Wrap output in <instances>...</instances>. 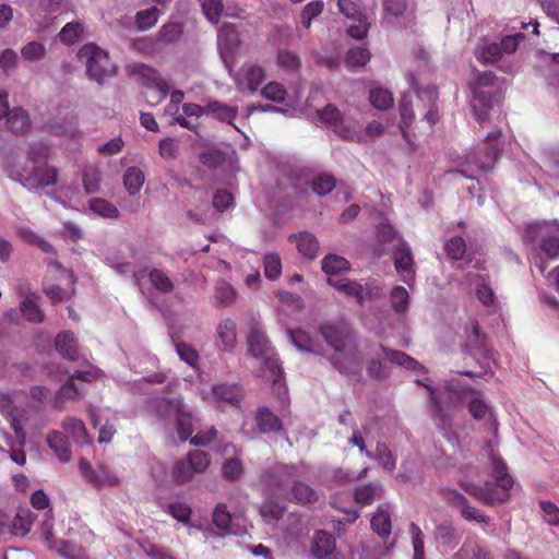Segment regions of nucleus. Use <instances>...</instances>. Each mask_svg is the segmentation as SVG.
Instances as JSON below:
<instances>
[{
    "label": "nucleus",
    "mask_w": 559,
    "mask_h": 559,
    "mask_svg": "<svg viewBox=\"0 0 559 559\" xmlns=\"http://www.w3.org/2000/svg\"><path fill=\"white\" fill-rule=\"evenodd\" d=\"M325 342L334 349L331 362L346 376H357L361 371L364 356L358 349L355 335L345 323L325 324L321 326Z\"/></svg>",
    "instance_id": "f257e3e1"
},
{
    "label": "nucleus",
    "mask_w": 559,
    "mask_h": 559,
    "mask_svg": "<svg viewBox=\"0 0 559 559\" xmlns=\"http://www.w3.org/2000/svg\"><path fill=\"white\" fill-rule=\"evenodd\" d=\"M152 407L165 420L175 418L177 432L182 441L189 440L192 445H207L216 438L217 430L214 427L210 428L206 432H198L194 437H191L195 419L180 397L171 400L157 399L153 402Z\"/></svg>",
    "instance_id": "f03ea898"
},
{
    "label": "nucleus",
    "mask_w": 559,
    "mask_h": 559,
    "mask_svg": "<svg viewBox=\"0 0 559 559\" xmlns=\"http://www.w3.org/2000/svg\"><path fill=\"white\" fill-rule=\"evenodd\" d=\"M248 356L255 374L277 385L282 380V368L277 354L266 334L259 326H252L247 338Z\"/></svg>",
    "instance_id": "7ed1b4c3"
},
{
    "label": "nucleus",
    "mask_w": 559,
    "mask_h": 559,
    "mask_svg": "<svg viewBox=\"0 0 559 559\" xmlns=\"http://www.w3.org/2000/svg\"><path fill=\"white\" fill-rule=\"evenodd\" d=\"M490 479H487L484 487L469 481L462 483L464 490L476 500L493 506L503 503L509 499L510 489L513 486L512 477L507 473V466L496 455L490 457Z\"/></svg>",
    "instance_id": "20e7f679"
},
{
    "label": "nucleus",
    "mask_w": 559,
    "mask_h": 559,
    "mask_svg": "<svg viewBox=\"0 0 559 559\" xmlns=\"http://www.w3.org/2000/svg\"><path fill=\"white\" fill-rule=\"evenodd\" d=\"M5 173L10 179L33 193H39L45 188L53 187L58 181L57 168L47 163L12 162L5 166Z\"/></svg>",
    "instance_id": "39448f33"
},
{
    "label": "nucleus",
    "mask_w": 559,
    "mask_h": 559,
    "mask_svg": "<svg viewBox=\"0 0 559 559\" xmlns=\"http://www.w3.org/2000/svg\"><path fill=\"white\" fill-rule=\"evenodd\" d=\"M497 78L492 72H476L469 82L473 97L471 107L475 118L479 122L487 120V110L499 102L500 93L496 84Z\"/></svg>",
    "instance_id": "423d86ee"
},
{
    "label": "nucleus",
    "mask_w": 559,
    "mask_h": 559,
    "mask_svg": "<svg viewBox=\"0 0 559 559\" xmlns=\"http://www.w3.org/2000/svg\"><path fill=\"white\" fill-rule=\"evenodd\" d=\"M368 372L373 378H384L388 374L383 364L389 360L408 370H423L424 367L413 357L403 352L386 348L381 344H373L367 352Z\"/></svg>",
    "instance_id": "0eeeda50"
},
{
    "label": "nucleus",
    "mask_w": 559,
    "mask_h": 559,
    "mask_svg": "<svg viewBox=\"0 0 559 559\" xmlns=\"http://www.w3.org/2000/svg\"><path fill=\"white\" fill-rule=\"evenodd\" d=\"M78 57L85 63L87 76L99 84L117 72V67L111 62L108 52L95 44L82 46Z\"/></svg>",
    "instance_id": "6e6552de"
},
{
    "label": "nucleus",
    "mask_w": 559,
    "mask_h": 559,
    "mask_svg": "<svg viewBox=\"0 0 559 559\" xmlns=\"http://www.w3.org/2000/svg\"><path fill=\"white\" fill-rule=\"evenodd\" d=\"M210 465L209 455L200 450L190 451L186 459L178 460L171 467L174 484L182 486L193 479L197 474L204 473Z\"/></svg>",
    "instance_id": "1a4fd4ad"
},
{
    "label": "nucleus",
    "mask_w": 559,
    "mask_h": 559,
    "mask_svg": "<svg viewBox=\"0 0 559 559\" xmlns=\"http://www.w3.org/2000/svg\"><path fill=\"white\" fill-rule=\"evenodd\" d=\"M500 131L491 132L487 135L488 147L483 152H474L471 156L466 157V164L469 169H460L459 173L469 179L476 178L477 171H488L495 165L500 145L498 144Z\"/></svg>",
    "instance_id": "9d476101"
},
{
    "label": "nucleus",
    "mask_w": 559,
    "mask_h": 559,
    "mask_svg": "<svg viewBox=\"0 0 559 559\" xmlns=\"http://www.w3.org/2000/svg\"><path fill=\"white\" fill-rule=\"evenodd\" d=\"M329 284L346 297L354 298L360 305L365 301L379 298L382 293V288L373 280L367 281L362 285L357 281L330 277Z\"/></svg>",
    "instance_id": "9b49d317"
},
{
    "label": "nucleus",
    "mask_w": 559,
    "mask_h": 559,
    "mask_svg": "<svg viewBox=\"0 0 559 559\" xmlns=\"http://www.w3.org/2000/svg\"><path fill=\"white\" fill-rule=\"evenodd\" d=\"M524 39V35L515 33L504 36L500 43L484 40L475 51V57L483 63H493L502 58L504 53H513L519 44Z\"/></svg>",
    "instance_id": "f8f14e48"
},
{
    "label": "nucleus",
    "mask_w": 559,
    "mask_h": 559,
    "mask_svg": "<svg viewBox=\"0 0 559 559\" xmlns=\"http://www.w3.org/2000/svg\"><path fill=\"white\" fill-rule=\"evenodd\" d=\"M243 397L241 388L235 384L217 383L211 388L203 399L218 409H225L227 406L238 407Z\"/></svg>",
    "instance_id": "ddd939ff"
},
{
    "label": "nucleus",
    "mask_w": 559,
    "mask_h": 559,
    "mask_svg": "<svg viewBox=\"0 0 559 559\" xmlns=\"http://www.w3.org/2000/svg\"><path fill=\"white\" fill-rule=\"evenodd\" d=\"M98 374L99 371L94 368L75 371L58 391L56 395V404L61 406L66 401L81 397L85 392V388L84 385L78 384L76 382H91L92 380H95Z\"/></svg>",
    "instance_id": "4468645a"
},
{
    "label": "nucleus",
    "mask_w": 559,
    "mask_h": 559,
    "mask_svg": "<svg viewBox=\"0 0 559 559\" xmlns=\"http://www.w3.org/2000/svg\"><path fill=\"white\" fill-rule=\"evenodd\" d=\"M5 119L8 128L14 133H23L31 129L28 114L21 107L10 109L9 93L0 91V120Z\"/></svg>",
    "instance_id": "2eb2a0df"
},
{
    "label": "nucleus",
    "mask_w": 559,
    "mask_h": 559,
    "mask_svg": "<svg viewBox=\"0 0 559 559\" xmlns=\"http://www.w3.org/2000/svg\"><path fill=\"white\" fill-rule=\"evenodd\" d=\"M79 469L82 477L96 487H114L120 484L117 473L105 464L93 467L90 462L82 459L79 464Z\"/></svg>",
    "instance_id": "dca6fc26"
},
{
    "label": "nucleus",
    "mask_w": 559,
    "mask_h": 559,
    "mask_svg": "<svg viewBox=\"0 0 559 559\" xmlns=\"http://www.w3.org/2000/svg\"><path fill=\"white\" fill-rule=\"evenodd\" d=\"M265 79L264 70L252 63L245 64L235 75L237 90L253 94Z\"/></svg>",
    "instance_id": "f3484780"
},
{
    "label": "nucleus",
    "mask_w": 559,
    "mask_h": 559,
    "mask_svg": "<svg viewBox=\"0 0 559 559\" xmlns=\"http://www.w3.org/2000/svg\"><path fill=\"white\" fill-rule=\"evenodd\" d=\"M217 39L221 57L226 68L230 71L234 55L239 46L238 33L234 26L223 25L218 31Z\"/></svg>",
    "instance_id": "a211bd4d"
},
{
    "label": "nucleus",
    "mask_w": 559,
    "mask_h": 559,
    "mask_svg": "<svg viewBox=\"0 0 559 559\" xmlns=\"http://www.w3.org/2000/svg\"><path fill=\"white\" fill-rule=\"evenodd\" d=\"M393 260L396 272L401 278L406 283L411 284L415 277V269L413 255L409 247L399 241L393 249Z\"/></svg>",
    "instance_id": "6ab92c4d"
},
{
    "label": "nucleus",
    "mask_w": 559,
    "mask_h": 559,
    "mask_svg": "<svg viewBox=\"0 0 559 559\" xmlns=\"http://www.w3.org/2000/svg\"><path fill=\"white\" fill-rule=\"evenodd\" d=\"M216 342L219 349L233 352L237 344V324L230 318L222 319L216 328Z\"/></svg>",
    "instance_id": "aec40b11"
},
{
    "label": "nucleus",
    "mask_w": 559,
    "mask_h": 559,
    "mask_svg": "<svg viewBox=\"0 0 559 559\" xmlns=\"http://www.w3.org/2000/svg\"><path fill=\"white\" fill-rule=\"evenodd\" d=\"M139 70L146 78L148 87L158 93L157 97H154L150 103L152 105L160 103L169 94L170 86L168 82L152 68L142 64Z\"/></svg>",
    "instance_id": "412c9836"
},
{
    "label": "nucleus",
    "mask_w": 559,
    "mask_h": 559,
    "mask_svg": "<svg viewBox=\"0 0 559 559\" xmlns=\"http://www.w3.org/2000/svg\"><path fill=\"white\" fill-rule=\"evenodd\" d=\"M213 523L225 534H239V519L233 516L223 503H218L213 511Z\"/></svg>",
    "instance_id": "4be33fe9"
},
{
    "label": "nucleus",
    "mask_w": 559,
    "mask_h": 559,
    "mask_svg": "<svg viewBox=\"0 0 559 559\" xmlns=\"http://www.w3.org/2000/svg\"><path fill=\"white\" fill-rule=\"evenodd\" d=\"M466 280L468 283L476 285V296L484 306L491 307L495 305V293L487 283L486 275L469 271L466 274Z\"/></svg>",
    "instance_id": "5701e85b"
},
{
    "label": "nucleus",
    "mask_w": 559,
    "mask_h": 559,
    "mask_svg": "<svg viewBox=\"0 0 559 559\" xmlns=\"http://www.w3.org/2000/svg\"><path fill=\"white\" fill-rule=\"evenodd\" d=\"M88 414L92 420V424L95 428L100 426L98 442L107 443L110 442L116 429L112 424L109 423L108 418H105L104 412L97 407L91 406L88 408Z\"/></svg>",
    "instance_id": "b1692460"
},
{
    "label": "nucleus",
    "mask_w": 559,
    "mask_h": 559,
    "mask_svg": "<svg viewBox=\"0 0 559 559\" xmlns=\"http://www.w3.org/2000/svg\"><path fill=\"white\" fill-rule=\"evenodd\" d=\"M335 550V538L324 531L316 533L312 542V555L316 559H330Z\"/></svg>",
    "instance_id": "393cba45"
},
{
    "label": "nucleus",
    "mask_w": 559,
    "mask_h": 559,
    "mask_svg": "<svg viewBox=\"0 0 559 559\" xmlns=\"http://www.w3.org/2000/svg\"><path fill=\"white\" fill-rule=\"evenodd\" d=\"M57 352L68 360H75L79 357L78 342L70 331L60 332L55 338Z\"/></svg>",
    "instance_id": "a878e982"
},
{
    "label": "nucleus",
    "mask_w": 559,
    "mask_h": 559,
    "mask_svg": "<svg viewBox=\"0 0 559 559\" xmlns=\"http://www.w3.org/2000/svg\"><path fill=\"white\" fill-rule=\"evenodd\" d=\"M371 528L382 538L390 536L392 524L389 504H381L378 507L377 512L371 518Z\"/></svg>",
    "instance_id": "bb28decb"
},
{
    "label": "nucleus",
    "mask_w": 559,
    "mask_h": 559,
    "mask_svg": "<svg viewBox=\"0 0 559 559\" xmlns=\"http://www.w3.org/2000/svg\"><path fill=\"white\" fill-rule=\"evenodd\" d=\"M207 115H212L215 119L234 126L239 131V128L233 122L238 116V108L236 106H230L219 100H211L207 103Z\"/></svg>",
    "instance_id": "cd10ccee"
},
{
    "label": "nucleus",
    "mask_w": 559,
    "mask_h": 559,
    "mask_svg": "<svg viewBox=\"0 0 559 559\" xmlns=\"http://www.w3.org/2000/svg\"><path fill=\"white\" fill-rule=\"evenodd\" d=\"M289 240L296 242L299 253L304 257L309 259L317 257L319 251V241L312 234L302 231L297 235H292Z\"/></svg>",
    "instance_id": "c85d7f7f"
},
{
    "label": "nucleus",
    "mask_w": 559,
    "mask_h": 559,
    "mask_svg": "<svg viewBox=\"0 0 559 559\" xmlns=\"http://www.w3.org/2000/svg\"><path fill=\"white\" fill-rule=\"evenodd\" d=\"M39 297L35 294L26 296L20 304V310L23 317L33 323H40L45 319V314L41 311L39 304Z\"/></svg>",
    "instance_id": "c756f323"
},
{
    "label": "nucleus",
    "mask_w": 559,
    "mask_h": 559,
    "mask_svg": "<svg viewBox=\"0 0 559 559\" xmlns=\"http://www.w3.org/2000/svg\"><path fill=\"white\" fill-rule=\"evenodd\" d=\"M62 428L64 429L67 436L74 442L80 444L90 443L87 430L82 420L74 417H68L62 421Z\"/></svg>",
    "instance_id": "7c9ffc66"
},
{
    "label": "nucleus",
    "mask_w": 559,
    "mask_h": 559,
    "mask_svg": "<svg viewBox=\"0 0 559 559\" xmlns=\"http://www.w3.org/2000/svg\"><path fill=\"white\" fill-rule=\"evenodd\" d=\"M164 11L158 7H150L136 12L134 22L139 31L145 32L153 28Z\"/></svg>",
    "instance_id": "2f4dec72"
},
{
    "label": "nucleus",
    "mask_w": 559,
    "mask_h": 559,
    "mask_svg": "<svg viewBox=\"0 0 559 559\" xmlns=\"http://www.w3.org/2000/svg\"><path fill=\"white\" fill-rule=\"evenodd\" d=\"M85 33V26L81 21L67 23L58 33V39L66 46H72L81 40Z\"/></svg>",
    "instance_id": "473e14b6"
},
{
    "label": "nucleus",
    "mask_w": 559,
    "mask_h": 559,
    "mask_svg": "<svg viewBox=\"0 0 559 559\" xmlns=\"http://www.w3.org/2000/svg\"><path fill=\"white\" fill-rule=\"evenodd\" d=\"M35 516L29 509H20L10 521V531L16 536H25L32 528Z\"/></svg>",
    "instance_id": "72a5a7b5"
},
{
    "label": "nucleus",
    "mask_w": 559,
    "mask_h": 559,
    "mask_svg": "<svg viewBox=\"0 0 559 559\" xmlns=\"http://www.w3.org/2000/svg\"><path fill=\"white\" fill-rule=\"evenodd\" d=\"M255 421L261 433L278 431L282 428L280 418L266 407L258 409Z\"/></svg>",
    "instance_id": "f704fd0d"
},
{
    "label": "nucleus",
    "mask_w": 559,
    "mask_h": 559,
    "mask_svg": "<svg viewBox=\"0 0 559 559\" xmlns=\"http://www.w3.org/2000/svg\"><path fill=\"white\" fill-rule=\"evenodd\" d=\"M290 493L292 499L302 506L316 503L319 499L318 492L311 486L297 480L294 481Z\"/></svg>",
    "instance_id": "c9c22d12"
},
{
    "label": "nucleus",
    "mask_w": 559,
    "mask_h": 559,
    "mask_svg": "<svg viewBox=\"0 0 559 559\" xmlns=\"http://www.w3.org/2000/svg\"><path fill=\"white\" fill-rule=\"evenodd\" d=\"M381 495L382 487L380 484H366L355 488L354 499L356 503L365 507L379 499Z\"/></svg>",
    "instance_id": "e433bc0d"
},
{
    "label": "nucleus",
    "mask_w": 559,
    "mask_h": 559,
    "mask_svg": "<svg viewBox=\"0 0 559 559\" xmlns=\"http://www.w3.org/2000/svg\"><path fill=\"white\" fill-rule=\"evenodd\" d=\"M41 530H43L46 540L48 542V544L51 548H57L59 554L67 559H75L76 558L79 550L73 545L66 543V542H60L59 546L56 544V542L52 538L50 520L47 519L44 521Z\"/></svg>",
    "instance_id": "4c0bfd02"
},
{
    "label": "nucleus",
    "mask_w": 559,
    "mask_h": 559,
    "mask_svg": "<svg viewBox=\"0 0 559 559\" xmlns=\"http://www.w3.org/2000/svg\"><path fill=\"white\" fill-rule=\"evenodd\" d=\"M145 181L144 173L135 167H129L126 169L123 175V185L130 195H136L140 193Z\"/></svg>",
    "instance_id": "58836bf2"
},
{
    "label": "nucleus",
    "mask_w": 559,
    "mask_h": 559,
    "mask_svg": "<svg viewBox=\"0 0 559 559\" xmlns=\"http://www.w3.org/2000/svg\"><path fill=\"white\" fill-rule=\"evenodd\" d=\"M11 419V427L15 431L16 439L20 444H24L26 440L25 428L29 426V416L26 409L14 408Z\"/></svg>",
    "instance_id": "ea45409f"
},
{
    "label": "nucleus",
    "mask_w": 559,
    "mask_h": 559,
    "mask_svg": "<svg viewBox=\"0 0 559 559\" xmlns=\"http://www.w3.org/2000/svg\"><path fill=\"white\" fill-rule=\"evenodd\" d=\"M449 501L461 509L462 516L468 521H477L483 522L485 521V516L477 511L475 508L471 507L467 503V500L464 496L457 492H451L448 497Z\"/></svg>",
    "instance_id": "a19ab883"
},
{
    "label": "nucleus",
    "mask_w": 559,
    "mask_h": 559,
    "mask_svg": "<svg viewBox=\"0 0 559 559\" xmlns=\"http://www.w3.org/2000/svg\"><path fill=\"white\" fill-rule=\"evenodd\" d=\"M88 210L103 218H117L119 216L117 206L102 198H91L88 200Z\"/></svg>",
    "instance_id": "79ce46f5"
},
{
    "label": "nucleus",
    "mask_w": 559,
    "mask_h": 559,
    "mask_svg": "<svg viewBox=\"0 0 559 559\" xmlns=\"http://www.w3.org/2000/svg\"><path fill=\"white\" fill-rule=\"evenodd\" d=\"M369 60L370 52L368 49L364 47H354L348 50L345 57V64L350 71L356 72L364 68Z\"/></svg>",
    "instance_id": "37998d69"
},
{
    "label": "nucleus",
    "mask_w": 559,
    "mask_h": 559,
    "mask_svg": "<svg viewBox=\"0 0 559 559\" xmlns=\"http://www.w3.org/2000/svg\"><path fill=\"white\" fill-rule=\"evenodd\" d=\"M56 135L74 139L80 135L79 123L74 118H62L53 121L50 126Z\"/></svg>",
    "instance_id": "c03bdc74"
},
{
    "label": "nucleus",
    "mask_w": 559,
    "mask_h": 559,
    "mask_svg": "<svg viewBox=\"0 0 559 559\" xmlns=\"http://www.w3.org/2000/svg\"><path fill=\"white\" fill-rule=\"evenodd\" d=\"M349 262L337 254H328L322 260V270L330 276L346 272L349 270Z\"/></svg>",
    "instance_id": "a18cd8bd"
},
{
    "label": "nucleus",
    "mask_w": 559,
    "mask_h": 559,
    "mask_svg": "<svg viewBox=\"0 0 559 559\" xmlns=\"http://www.w3.org/2000/svg\"><path fill=\"white\" fill-rule=\"evenodd\" d=\"M47 442L51 450L58 455L61 462H68L71 459V452L63 435L59 431L49 433Z\"/></svg>",
    "instance_id": "49530a36"
},
{
    "label": "nucleus",
    "mask_w": 559,
    "mask_h": 559,
    "mask_svg": "<svg viewBox=\"0 0 559 559\" xmlns=\"http://www.w3.org/2000/svg\"><path fill=\"white\" fill-rule=\"evenodd\" d=\"M546 226L539 227L538 233L542 235V252L550 259L559 257V236L550 235L548 230H546Z\"/></svg>",
    "instance_id": "de8ad7c7"
},
{
    "label": "nucleus",
    "mask_w": 559,
    "mask_h": 559,
    "mask_svg": "<svg viewBox=\"0 0 559 559\" xmlns=\"http://www.w3.org/2000/svg\"><path fill=\"white\" fill-rule=\"evenodd\" d=\"M264 275L270 281H276L282 274V260L278 253L269 252L263 257Z\"/></svg>",
    "instance_id": "09e8293b"
},
{
    "label": "nucleus",
    "mask_w": 559,
    "mask_h": 559,
    "mask_svg": "<svg viewBox=\"0 0 559 559\" xmlns=\"http://www.w3.org/2000/svg\"><path fill=\"white\" fill-rule=\"evenodd\" d=\"M290 342L300 352L317 353V346L313 340L301 330L287 331Z\"/></svg>",
    "instance_id": "8fccbe9b"
},
{
    "label": "nucleus",
    "mask_w": 559,
    "mask_h": 559,
    "mask_svg": "<svg viewBox=\"0 0 559 559\" xmlns=\"http://www.w3.org/2000/svg\"><path fill=\"white\" fill-rule=\"evenodd\" d=\"M335 178L329 173H319L311 180V187L316 194L325 195L335 188Z\"/></svg>",
    "instance_id": "3c124183"
},
{
    "label": "nucleus",
    "mask_w": 559,
    "mask_h": 559,
    "mask_svg": "<svg viewBox=\"0 0 559 559\" xmlns=\"http://www.w3.org/2000/svg\"><path fill=\"white\" fill-rule=\"evenodd\" d=\"M182 25L177 22H169L162 26L157 34L158 41L162 44H175L182 35Z\"/></svg>",
    "instance_id": "603ef678"
},
{
    "label": "nucleus",
    "mask_w": 559,
    "mask_h": 559,
    "mask_svg": "<svg viewBox=\"0 0 559 559\" xmlns=\"http://www.w3.org/2000/svg\"><path fill=\"white\" fill-rule=\"evenodd\" d=\"M369 100L379 110L389 109L394 102L392 93L382 87L372 88L369 93Z\"/></svg>",
    "instance_id": "864d4df0"
},
{
    "label": "nucleus",
    "mask_w": 559,
    "mask_h": 559,
    "mask_svg": "<svg viewBox=\"0 0 559 559\" xmlns=\"http://www.w3.org/2000/svg\"><path fill=\"white\" fill-rule=\"evenodd\" d=\"M390 304L397 313H405L409 308V295L405 287L395 286L390 295Z\"/></svg>",
    "instance_id": "5fc2aeb1"
},
{
    "label": "nucleus",
    "mask_w": 559,
    "mask_h": 559,
    "mask_svg": "<svg viewBox=\"0 0 559 559\" xmlns=\"http://www.w3.org/2000/svg\"><path fill=\"white\" fill-rule=\"evenodd\" d=\"M324 9V2L322 0H313L307 3L300 13V22L307 29L311 27L312 21L318 17Z\"/></svg>",
    "instance_id": "6e6d98bb"
},
{
    "label": "nucleus",
    "mask_w": 559,
    "mask_h": 559,
    "mask_svg": "<svg viewBox=\"0 0 559 559\" xmlns=\"http://www.w3.org/2000/svg\"><path fill=\"white\" fill-rule=\"evenodd\" d=\"M102 174L97 167L90 166L83 171V186L86 194L97 193L100 189Z\"/></svg>",
    "instance_id": "4d7b16f0"
},
{
    "label": "nucleus",
    "mask_w": 559,
    "mask_h": 559,
    "mask_svg": "<svg viewBox=\"0 0 559 559\" xmlns=\"http://www.w3.org/2000/svg\"><path fill=\"white\" fill-rule=\"evenodd\" d=\"M378 462L385 471L392 472L396 466V460L390 449L384 443H378L374 454L371 457Z\"/></svg>",
    "instance_id": "13d9d810"
},
{
    "label": "nucleus",
    "mask_w": 559,
    "mask_h": 559,
    "mask_svg": "<svg viewBox=\"0 0 559 559\" xmlns=\"http://www.w3.org/2000/svg\"><path fill=\"white\" fill-rule=\"evenodd\" d=\"M297 475V467L289 465H280L275 467L274 473L270 474L265 481L270 486L281 487L282 483Z\"/></svg>",
    "instance_id": "bf43d9fd"
},
{
    "label": "nucleus",
    "mask_w": 559,
    "mask_h": 559,
    "mask_svg": "<svg viewBox=\"0 0 559 559\" xmlns=\"http://www.w3.org/2000/svg\"><path fill=\"white\" fill-rule=\"evenodd\" d=\"M46 53L45 45L37 40L28 41L21 49L22 57L31 62L43 60L46 57Z\"/></svg>",
    "instance_id": "052dcab7"
},
{
    "label": "nucleus",
    "mask_w": 559,
    "mask_h": 559,
    "mask_svg": "<svg viewBox=\"0 0 559 559\" xmlns=\"http://www.w3.org/2000/svg\"><path fill=\"white\" fill-rule=\"evenodd\" d=\"M418 96L420 98L426 97L431 103L430 108L428 109L427 114L425 115V119L428 122V124L430 127H432L439 119V114L435 106V102L438 98L437 88L435 86H429L425 91L419 92Z\"/></svg>",
    "instance_id": "680f3d73"
},
{
    "label": "nucleus",
    "mask_w": 559,
    "mask_h": 559,
    "mask_svg": "<svg viewBox=\"0 0 559 559\" xmlns=\"http://www.w3.org/2000/svg\"><path fill=\"white\" fill-rule=\"evenodd\" d=\"M27 158L23 163L41 164L46 163L48 146L43 142H34L28 145L26 152Z\"/></svg>",
    "instance_id": "e2e57ef3"
},
{
    "label": "nucleus",
    "mask_w": 559,
    "mask_h": 559,
    "mask_svg": "<svg viewBox=\"0 0 559 559\" xmlns=\"http://www.w3.org/2000/svg\"><path fill=\"white\" fill-rule=\"evenodd\" d=\"M334 131L343 139L354 142L364 141L362 130L352 126L346 119H343L341 123H336V129Z\"/></svg>",
    "instance_id": "0e129e2a"
},
{
    "label": "nucleus",
    "mask_w": 559,
    "mask_h": 559,
    "mask_svg": "<svg viewBox=\"0 0 559 559\" xmlns=\"http://www.w3.org/2000/svg\"><path fill=\"white\" fill-rule=\"evenodd\" d=\"M338 11L348 20H361L365 12L353 0H337Z\"/></svg>",
    "instance_id": "69168bd1"
},
{
    "label": "nucleus",
    "mask_w": 559,
    "mask_h": 559,
    "mask_svg": "<svg viewBox=\"0 0 559 559\" xmlns=\"http://www.w3.org/2000/svg\"><path fill=\"white\" fill-rule=\"evenodd\" d=\"M236 299V292L231 285L222 282L216 287L215 300L219 306L228 307Z\"/></svg>",
    "instance_id": "338daca9"
},
{
    "label": "nucleus",
    "mask_w": 559,
    "mask_h": 559,
    "mask_svg": "<svg viewBox=\"0 0 559 559\" xmlns=\"http://www.w3.org/2000/svg\"><path fill=\"white\" fill-rule=\"evenodd\" d=\"M150 281L152 285L162 293H170L174 288L170 278L160 270H152L150 272Z\"/></svg>",
    "instance_id": "774afa93"
}]
</instances>
